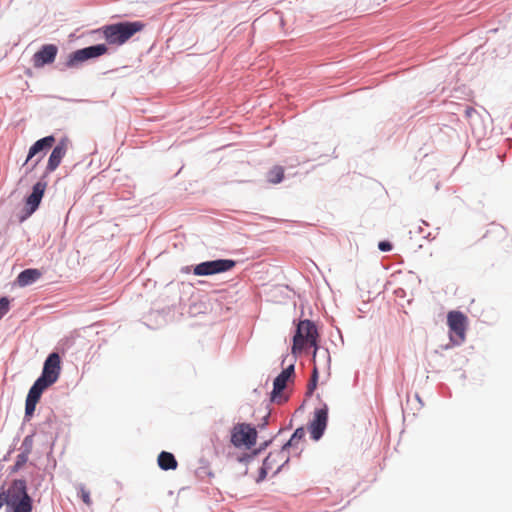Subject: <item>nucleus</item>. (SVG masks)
Returning <instances> with one entry per match:
<instances>
[{
    "label": "nucleus",
    "instance_id": "nucleus-1",
    "mask_svg": "<svg viewBox=\"0 0 512 512\" xmlns=\"http://www.w3.org/2000/svg\"><path fill=\"white\" fill-rule=\"evenodd\" d=\"M318 331L316 325L310 320H302L298 323L295 335L293 337V345L291 352L294 355L300 354L305 348L313 347V358L318 350Z\"/></svg>",
    "mask_w": 512,
    "mask_h": 512
},
{
    "label": "nucleus",
    "instance_id": "nucleus-2",
    "mask_svg": "<svg viewBox=\"0 0 512 512\" xmlns=\"http://www.w3.org/2000/svg\"><path fill=\"white\" fill-rule=\"evenodd\" d=\"M144 27L145 24L141 21L120 22L103 27V34L110 44L122 45Z\"/></svg>",
    "mask_w": 512,
    "mask_h": 512
},
{
    "label": "nucleus",
    "instance_id": "nucleus-3",
    "mask_svg": "<svg viewBox=\"0 0 512 512\" xmlns=\"http://www.w3.org/2000/svg\"><path fill=\"white\" fill-rule=\"evenodd\" d=\"M235 265L236 262L231 259H218L213 261H206L197 264L193 269V273L196 276H209L227 272L233 269Z\"/></svg>",
    "mask_w": 512,
    "mask_h": 512
},
{
    "label": "nucleus",
    "instance_id": "nucleus-4",
    "mask_svg": "<svg viewBox=\"0 0 512 512\" xmlns=\"http://www.w3.org/2000/svg\"><path fill=\"white\" fill-rule=\"evenodd\" d=\"M288 461V451L283 447L280 450L270 452L263 461V465L260 469L259 480H263L268 472L277 473Z\"/></svg>",
    "mask_w": 512,
    "mask_h": 512
},
{
    "label": "nucleus",
    "instance_id": "nucleus-5",
    "mask_svg": "<svg viewBox=\"0 0 512 512\" xmlns=\"http://www.w3.org/2000/svg\"><path fill=\"white\" fill-rule=\"evenodd\" d=\"M107 52V47L104 44H98L94 46H89L83 49H79L74 51L68 56L66 61V67L74 68L79 64L92 59L99 57Z\"/></svg>",
    "mask_w": 512,
    "mask_h": 512
},
{
    "label": "nucleus",
    "instance_id": "nucleus-6",
    "mask_svg": "<svg viewBox=\"0 0 512 512\" xmlns=\"http://www.w3.org/2000/svg\"><path fill=\"white\" fill-rule=\"evenodd\" d=\"M257 432L248 424H238L231 432V442L236 447L251 448L256 443Z\"/></svg>",
    "mask_w": 512,
    "mask_h": 512
},
{
    "label": "nucleus",
    "instance_id": "nucleus-7",
    "mask_svg": "<svg viewBox=\"0 0 512 512\" xmlns=\"http://www.w3.org/2000/svg\"><path fill=\"white\" fill-rule=\"evenodd\" d=\"M467 317L460 311H450L447 315V323L451 335V340L455 344H460L465 340V332L467 328Z\"/></svg>",
    "mask_w": 512,
    "mask_h": 512
},
{
    "label": "nucleus",
    "instance_id": "nucleus-8",
    "mask_svg": "<svg viewBox=\"0 0 512 512\" xmlns=\"http://www.w3.org/2000/svg\"><path fill=\"white\" fill-rule=\"evenodd\" d=\"M61 372V359L58 353H51L44 362L40 380L53 385L59 378Z\"/></svg>",
    "mask_w": 512,
    "mask_h": 512
},
{
    "label": "nucleus",
    "instance_id": "nucleus-9",
    "mask_svg": "<svg viewBox=\"0 0 512 512\" xmlns=\"http://www.w3.org/2000/svg\"><path fill=\"white\" fill-rule=\"evenodd\" d=\"M50 387L47 383L43 382L39 378L34 382L30 388L25 402V416L30 417L35 412L37 403L39 402L41 395L45 389Z\"/></svg>",
    "mask_w": 512,
    "mask_h": 512
},
{
    "label": "nucleus",
    "instance_id": "nucleus-10",
    "mask_svg": "<svg viewBox=\"0 0 512 512\" xmlns=\"http://www.w3.org/2000/svg\"><path fill=\"white\" fill-rule=\"evenodd\" d=\"M58 53V48L54 44H46L41 47L39 51H37L33 55V65L35 68H41L46 64H51L55 61V58Z\"/></svg>",
    "mask_w": 512,
    "mask_h": 512
},
{
    "label": "nucleus",
    "instance_id": "nucleus-11",
    "mask_svg": "<svg viewBox=\"0 0 512 512\" xmlns=\"http://www.w3.org/2000/svg\"><path fill=\"white\" fill-rule=\"evenodd\" d=\"M68 139L64 138L59 141V143L53 148L46 167V173H51L55 171L60 165L62 159L67 153L68 150Z\"/></svg>",
    "mask_w": 512,
    "mask_h": 512
},
{
    "label": "nucleus",
    "instance_id": "nucleus-12",
    "mask_svg": "<svg viewBox=\"0 0 512 512\" xmlns=\"http://www.w3.org/2000/svg\"><path fill=\"white\" fill-rule=\"evenodd\" d=\"M10 508L12 512H32V499L27 493L26 483L18 495H11Z\"/></svg>",
    "mask_w": 512,
    "mask_h": 512
},
{
    "label": "nucleus",
    "instance_id": "nucleus-13",
    "mask_svg": "<svg viewBox=\"0 0 512 512\" xmlns=\"http://www.w3.org/2000/svg\"><path fill=\"white\" fill-rule=\"evenodd\" d=\"M328 412L326 408L316 410L315 417L310 424L309 430L314 440H319L327 425Z\"/></svg>",
    "mask_w": 512,
    "mask_h": 512
},
{
    "label": "nucleus",
    "instance_id": "nucleus-14",
    "mask_svg": "<svg viewBox=\"0 0 512 512\" xmlns=\"http://www.w3.org/2000/svg\"><path fill=\"white\" fill-rule=\"evenodd\" d=\"M294 374V365H289L285 368L274 380L273 382V390L271 393V398L273 401H276L281 392L287 387L288 382L291 380Z\"/></svg>",
    "mask_w": 512,
    "mask_h": 512
},
{
    "label": "nucleus",
    "instance_id": "nucleus-15",
    "mask_svg": "<svg viewBox=\"0 0 512 512\" xmlns=\"http://www.w3.org/2000/svg\"><path fill=\"white\" fill-rule=\"evenodd\" d=\"M47 188L45 181H38L32 188V193L26 198L25 204L29 214L35 212Z\"/></svg>",
    "mask_w": 512,
    "mask_h": 512
},
{
    "label": "nucleus",
    "instance_id": "nucleus-16",
    "mask_svg": "<svg viewBox=\"0 0 512 512\" xmlns=\"http://www.w3.org/2000/svg\"><path fill=\"white\" fill-rule=\"evenodd\" d=\"M55 143V137L50 135L37 140L29 149L25 164L37 156L40 152L50 149Z\"/></svg>",
    "mask_w": 512,
    "mask_h": 512
},
{
    "label": "nucleus",
    "instance_id": "nucleus-17",
    "mask_svg": "<svg viewBox=\"0 0 512 512\" xmlns=\"http://www.w3.org/2000/svg\"><path fill=\"white\" fill-rule=\"evenodd\" d=\"M25 480L17 479L12 482L6 492H0V508L3 505L11 506L10 499L11 495H18L22 487H24Z\"/></svg>",
    "mask_w": 512,
    "mask_h": 512
},
{
    "label": "nucleus",
    "instance_id": "nucleus-18",
    "mask_svg": "<svg viewBox=\"0 0 512 512\" xmlns=\"http://www.w3.org/2000/svg\"><path fill=\"white\" fill-rule=\"evenodd\" d=\"M41 275L38 269H26L18 275L17 283L21 287L28 286L38 280Z\"/></svg>",
    "mask_w": 512,
    "mask_h": 512
},
{
    "label": "nucleus",
    "instance_id": "nucleus-19",
    "mask_svg": "<svg viewBox=\"0 0 512 512\" xmlns=\"http://www.w3.org/2000/svg\"><path fill=\"white\" fill-rule=\"evenodd\" d=\"M306 432L305 429L300 427L297 428L292 434L289 441L283 445V448L289 452L290 449H294L295 453L299 452V444H301L305 438Z\"/></svg>",
    "mask_w": 512,
    "mask_h": 512
},
{
    "label": "nucleus",
    "instance_id": "nucleus-20",
    "mask_svg": "<svg viewBox=\"0 0 512 512\" xmlns=\"http://www.w3.org/2000/svg\"><path fill=\"white\" fill-rule=\"evenodd\" d=\"M158 465L163 470H174L178 463L172 453L162 451L158 456Z\"/></svg>",
    "mask_w": 512,
    "mask_h": 512
},
{
    "label": "nucleus",
    "instance_id": "nucleus-21",
    "mask_svg": "<svg viewBox=\"0 0 512 512\" xmlns=\"http://www.w3.org/2000/svg\"><path fill=\"white\" fill-rule=\"evenodd\" d=\"M284 178V169L281 166H274L267 174L269 183L278 184Z\"/></svg>",
    "mask_w": 512,
    "mask_h": 512
},
{
    "label": "nucleus",
    "instance_id": "nucleus-22",
    "mask_svg": "<svg viewBox=\"0 0 512 512\" xmlns=\"http://www.w3.org/2000/svg\"><path fill=\"white\" fill-rule=\"evenodd\" d=\"M78 495L87 506L92 504L90 492L84 486L79 488Z\"/></svg>",
    "mask_w": 512,
    "mask_h": 512
},
{
    "label": "nucleus",
    "instance_id": "nucleus-23",
    "mask_svg": "<svg viewBox=\"0 0 512 512\" xmlns=\"http://www.w3.org/2000/svg\"><path fill=\"white\" fill-rule=\"evenodd\" d=\"M9 311V300L6 297L0 299V319Z\"/></svg>",
    "mask_w": 512,
    "mask_h": 512
},
{
    "label": "nucleus",
    "instance_id": "nucleus-24",
    "mask_svg": "<svg viewBox=\"0 0 512 512\" xmlns=\"http://www.w3.org/2000/svg\"><path fill=\"white\" fill-rule=\"evenodd\" d=\"M378 248L383 252H387L392 249V244L388 241H381L378 244Z\"/></svg>",
    "mask_w": 512,
    "mask_h": 512
},
{
    "label": "nucleus",
    "instance_id": "nucleus-25",
    "mask_svg": "<svg viewBox=\"0 0 512 512\" xmlns=\"http://www.w3.org/2000/svg\"><path fill=\"white\" fill-rule=\"evenodd\" d=\"M475 113H476V110H475L473 107H467V108L465 109V116H466L467 118H470V117H471L473 114H475Z\"/></svg>",
    "mask_w": 512,
    "mask_h": 512
},
{
    "label": "nucleus",
    "instance_id": "nucleus-26",
    "mask_svg": "<svg viewBox=\"0 0 512 512\" xmlns=\"http://www.w3.org/2000/svg\"><path fill=\"white\" fill-rule=\"evenodd\" d=\"M316 378H317V369L314 368V371H313V382H312V385L309 386V390L312 391L315 386H316Z\"/></svg>",
    "mask_w": 512,
    "mask_h": 512
},
{
    "label": "nucleus",
    "instance_id": "nucleus-27",
    "mask_svg": "<svg viewBox=\"0 0 512 512\" xmlns=\"http://www.w3.org/2000/svg\"><path fill=\"white\" fill-rule=\"evenodd\" d=\"M43 155L42 156H39L36 160H35V163L33 164V168L41 161Z\"/></svg>",
    "mask_w": 512,
    "mask_h": 512
}]
</instances>
